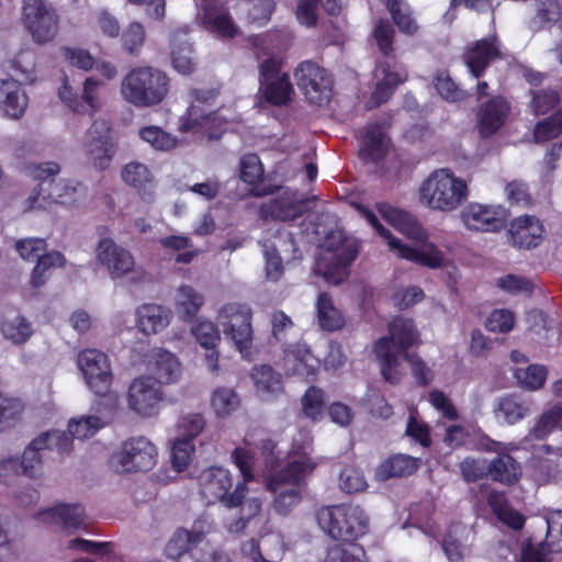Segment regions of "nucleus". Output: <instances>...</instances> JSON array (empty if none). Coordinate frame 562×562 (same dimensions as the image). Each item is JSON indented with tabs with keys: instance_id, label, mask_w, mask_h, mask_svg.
Masks as SVG:
<instances>
[{
	"instance_id": "nucleus-49",
	"label": "nucleus",
	"mask_w": 562,
	"mask_h": 562,
	"mask_svg": "<svg viewBox=\"0 0 562 562\" xmlns=\"http://www.w3.org/2000/svg\"><path fill=\"white\" fill-rule=\"evenodd\" d=\"M175 304L186 316L193 317L204 304V297L192 286L183 284L177 289Z\"/></svg>"
},
{
	"instance_id": "nucleus-53",
	"label": "nucleus",
	"mask_w": 562,
	"mask_h": 562,
	"mask_svg": "<svg viewBox=\"0 0 562 562\" xmlns=\"http://www.w3.org/2000/svg\"><path fill=\"white\" fill-rule=\"evenodd\" d=\"M386 7L394 23L402 32L408 34L416 32L417 24L411 15L408 4L404 0H387Z\"/></svg>"
},
{
	"instance_id": "nucleus-21",
	"label": "nucleus",
	"mask_w": 562,
	"mask_h": 562,
	"mask_svg": "<svg viewBox=\"0 0 562 562\" xmlns=\"http://www.w3.org/2000/svg\"><path fill=\"white\" fill-rule=\"evenodd\" d=\"M126 398L131 411L148 417L157 413L159 403L162 401V392L153 376L142 375L131 382Z\"/></svg>"
},
{
	"instance_id": "nucleus-62",
	"label": "nucleus",
	"mask_w": 562,
	"mask_h": 562,
	"mask_svg": "<svg viewBox=\"0 0 562 562\" xmlns=\"http://www.w3.org/2000/svg\"><path fill=\"white\" fill-rule=\"evenodd\" d=\"M302 408L306 417L317 419L323 414L324 396L322 390L310 387L302 397Z\"/></svg>"
},
{
	"instance_id": "nucleus-9",
	"label": "nucleus",
	"mask_w": 562,
	"mask_h": 562,
	"mask_svg": "<svg viewBox=\"0 0 562 562\" xmlns=\"http://www.w3.org/2000/svg\"><path fill=\"white\" fill-rule=\"evenodd\" d=\"M44 450H56L60 454H69L72 450V441L61 430L53 429L40 434L22 453L20 465L24 475L30 479L42 477Z\"/></svg>"
},
{
	"instance_id": "nucleus-64",
	"label": "nucleus",
	"mask_w": 562,
	"mask_h": 562,
	"mask_svg": "<svg viewBox=\"0 0 562 562\" xmlns=\"http://www.w3.org/2000/svg\"><path fill=\"white\" fill-rule=\"evenodd\" d=\"M435 88L447 101L457 102L467 97L465 92L458 88L448 74H438L435 78Z\"/></svg>"
},
{
	"instance_id": "nucleus-34",
	"label": "nucleus",
	"mask_w": 562,
	"mask_h": 562,
	"mask_svg": "<svg viewBox=\"0 0 562 562\" xmlns=\"http://www.w3.org/2000/svg\"><path fill=\"white\" fill-rule=\"evenodd\" d=\"M170 311L158 304H143L136 310V324L146 335L156 334L168 326Z\"/></svg>"
},
{
	"instance_id": "nucleus-42",
	"label": "nucleus",
	"mask_w": 562,
	"mask_h": 562,
	"mask_svg": "<svg viewBox=\"0 0 562 562\" xmlns=\"http://www.w3.org/2000/svg\"><path fill=\"white\" fill-rule=\"evenodd\" d=\"M121 176L127 186L135 188L143 194H150L154 187V176L146 165L131 161L124 166Z\"/></svg>"
},
{
	"instance_id": "nucleus-39",
	"label": "nucleus",
	"mask_w": 562,
	"mask_h": 562,
	"mask_svg": "<svg viewBox=\"0 0 562 562\" xmlns=\"http://www.w3.org/2000/svg\"><path fill=\"white\" fill-rule=\"evenodd\" d=\"M562 427V409L559 407H548L536 419L533 426L529 429L524 441L544 440L555 429Z\"/></svg>"
},
{
	"instance_id": "nucleus-27",
	"label": "nucleus",
	"mask_w": 562,
	"mask_h": 562,
	"mask_svg": "<svg viewBox=\"0 0 562 562\" xmlns=\"http://www.w3.org/2000/svg\"><path fill=\"white\" fill-rule=\"evenodd\" d=\"M508 233L514 246L530 249L541 241L543 227L537 217L524 215L512 221Z\"/></svg>"
},
{
	"instance_id": "nucleus-60",
	"label": "nucleus",
	"mask_w": 562,
	"mask_h": 562,
	"mask_svg": "<svg viewBox=\"0 0 562 562\" xmlns=\"http://www.w3.org/2000/svg\"><path fill=\"white\" fill-rule=\"evenodd\" d=\"M530 106L535 114H544L553 109L559 100V93L554 89H538L531 91Z\"/></svg>"
},
{
	"instance_id": "nucleus-4",
	"label": "nucleus",
	"mask_w": 562,
	"mask_h": 562,
	"mask_svg": "<svg viewBox=\"0 0 562 562\" xmlns=\"http://www.w3.org/2000/svg\"><path fill=\"white\" fill-rule=\"evenodd\" d=\"M232 458L239 469L244 482L236 484L233 493H228L233 486V480L227 469L222 467H210L201 471L199 484L201 493L209 502L220 501L226 507H237L246 494V483L252 480V454L243 448L234 450Z\"/></svg>"
},
{
	"instance_id": "nucleus-24",
	"label": "nucleus",
	"mask_w": 562,
	"mask_h": 562,
	"mask_svg": "<svg viewBox=\"0 0 562 562\" xmlns=\"http://www.w3.org/2000/svg\"><path fill=\"white\" fill-rule=\"evenodd\" d=\"M506 217L507 211L504 207L480 203H470L461 212L462 222L472 231H501Z\"/></svg>"
},
{
	"instance_id": "nucleus-5",
	"label": "nucleus",
	"mask_w": 562,
	"mask_h": 562,
	"mask_svg": "<svg viewBox=\"0 0 562 562\" xmlns=\"http://www.w3.org/2000/svg\"><path fill=\"white\" fill-rule=\"evenodd\" d=\"M419 202L427 209L442 213L458 210L469 196L468 183L451 170L432 171L419 187Z\"/></svg>"
},
{
	"instance_id": "nucleus-13",
	"label": "nucleus",
	"mask_w": 562,
	"mask_h": 562,
	"mask_svg": "<svg viewBox=\"0 0 562 562\" xmlns=\"http://www.w3.org/2000/svg\"><path fill=\"white\" fill-rule=\"evenodd\" d=\"M260 90L265 99L274 105L288 104L294 94L290 76L282 72V60L268 56L259 63Z\"/></svg>"
},
{
	"instance_id": "nucleus-7",
	"label": "nucleus",
	"mask_w": 562,
	"mask_h": 562,
	"mask_svg": "<svg viewBox=\"0 0 562 562\" xmlns=\"http://www.w3.org/2000/svg\"><path fill=\"white\" fill-rule=\"evenodd\" d=\"M315 465L310 457L302 456L267 479L266 487L274 494L273 508L279 515H289L300 504L302 501L301 484L304 477L312 473Z\"/></svg>"
},
{
	"instance_id": "nucleus-46",
	"label": "nucleus",
	"mask_w": 562,
	"mask_h": 562,
	"mask_svg": "<svg viewBox=\"0 0 562 562\" xmlns=\"http://www.w3.org/2000/svg\"><path fill=\"white\" fill-rule=\"evenodd\" d=\"M24 408L25 406L20 398L0 392V431L19 423Z\"/></svg>"
},
{
	"instance_id": "nucleus-47",
	"label": "nucleus",
	"mask_w": 562,
	"mask_h": 562,
	"mask_svg": "<svg viewBox=\"0 0 562 562\" xmlns=\"http://www.w3.org/2000/svg\"><path fill=\"white\" fill-rule=\"evenodd\" d=\"M138 135L156 150L168 151L178 146V138L176 136L156 125L142 127Z\"/></svg>"
},
{
	"instance_id": "nucleus-6",
	"label": "nucleus",
	"mask_w": 562,
	"mask_h": 562,
	"mask_svg": "<svg viewBox=\"0 0 562 562\" xmlns=\"http://www.w3.org/2000/svg\"><path fill=\"white\" fill-rule=\"evenodd\" d=\"M120 93L125 102L135 108L155 106L169 93V77L151 66L135 67L123 77Z\"/></svg>"
},
{
	"instance_id": "nucleus-17",
	"label": "nucleus",
	"mask_w": 562,
	"mask_h": 562,
	"mask_svg": "<svg viewBox=\"0 0 562 562\" xmlns=\"http://www.w3.org/2000/svg\"><path fill=\"white\" fill-rule=\"evenodd\" d=\"M82 149L94 168L103 170L109 167L115 153V144L108 121L103 119L93 121L85 134Z\"/></svg>"
},
{
	"instance_id": "nucleus-31",
	"label": "nucleus",
	"mask_w": 562,
	"mask_h": 562,
	"mask_svg": "<svg viewBox=\"0 0 562 562\" xmlns=\"http://www.w3.org/2000/svg\"><path fill=\"white\" fill-rule=\"evenodd\" d=\"M302 211L303 203L295 194L289 190H281L278 198L260 206V216L265 220L290 221L300 216Z\"/></svg>"
},
{
	"instance_id": "nucleus-51",
	"label": "nucleus",
	"mask_w": 562,
	"mask_h": 562,
	"mask_svg": "<svg viewBox=\"0 0 562 562\" xmlns=\"http://www.w3.org/2000/svg\"><path fill=\"white\" fill-rule=\"evenodd\" d=\"M68 549L87 552L98 559H123L121 555L114 552L112 542H93L90 540L77 538L68 542Z\"/></svg>"
},
{
	"instance_id": "nucleus-63",
	"label": "nucleus",
	"mask_w": 562,
	"mask_h": 562,
	"mask_svg": "<svg viewBox=\"0 0 562 562\" xmlns=\"http://www.w3.org/2000/svg\"><path fill=\"white\" fill-rule=\"evenodd\" d=\"M263 176V168L258 156L250 154L246 155L240 160V179L248 183L255 184L261 180Z\"/></svg>"
},
{
	"instance_id": "nucleus-56",
	"label": "nucleus",
	"mask_w": 562,
	"mask_h": 562,
	"mask_svg": "<svg viewBox=\"0 0 562 562\" xmlns=\"http://www.w3.org/2000/svg\"><path fill=\"white\" fill-rule=\"evenodd\" d=\"M459 469L465 482L488 477V460L485 458L467 457L459 463Z\"/></svg>"
},
{
	"instance_id": "nucleus-18",
	"label": "nucleus",
	"mask_w": 562,
	"mask_h": 562,
	"mask_svg": "<svg viewBox=\"0 0 562 562\" xmlns=\"http://www.w3.org/2000/svg\"><path fill=\"white\" fill-rule=\"evenodd\" d=\"M294 76L308 102L322 105L329 101L333 80L325 69L312 61H303L295 69Z\"/></svg>"
},
{
	"instance_id": "nucleus-48",
	"label": "nucleus",
	"mask_w": 562,
	"mask_h": 562,
	"mask_svg": "<svg viewBox=\"0 0 562 562\" xmlns=\"http://www.w3.org/2000/svg\"><path fill=\"white\" fill-rule=\"evenodd\" d=\"M547 375V368L542 364H530L527 368L517 369L514 373L517 384L528 391L542 389Z\"/></svg>"
},
{
	"instance_id": "nucleus-8",
	"label": "nucleus",
	"mask_w": 562,
	"mask_h": 562,
	"mask_svg": "<svg viewBox=\"0 0 562 562\" xmlns=\"http://www.w3.org/2000/svg\"><path fill=\"white\" fill-rule=\"evenodd\" d=\"M324 248L315 271L328 283L339 284L348 277V266L358 254V243L341 231H334L326 236Z\"/></svg>"
},
{
	"instance_id": "nucleus-33",
	"label": "nucleus",
	"mask_w": 562,
	"mask_h": 562,
	"mask_svg": "<svg viewBox=\"0 0 562 562\" xmlns=\"http://www.w3.org/2000/svg\"><path fill=\"white\" fill-rule=\"evenodd\" d=\"M27 97L16 80H0V110L11 119H19L25 112Z\"/></svg>"
},
{
	"instance_id": "nucleus-36",
	"label": "nucleus",
	"mask_w": 562,
	"mask_h": 562,
	"mask_svg": "<svg viewBox=\"0 0 562 562\" xmlns=\"http://www.w3.org/2000/svg\"><path fill=\"white\" fill-rule=\"evenodd\" d=\"M48 189L53 203L67 206L80 204L87 194L86 187L82 183L69 179L49 182Z\"/></svg>"
},
{
	"instance_id": "nucleus-26",
	"label": "nucleus",
	"mask_w": 562,
	"mask_h": 562,
	"mask_svg": "<svg viewBox=\"0 0 562 562\" xmlns=\"http://www.w3.org/2000/svg\"><path fill=\"white\" fill-rule=\"evenodd\" d=\"M36 518L46 524H55L67 532H72L83 525L85 510L79 504H60L38 512Z\"/></svg>"
},
{
	"instance_id": "nucleus-40",
	"label": "nucleus",
	"mask_w": 562,
	"mask_h": 562,
	"mask_svg": "<svg viewBox=\"0 0 562 562\" xmlns=\"http://www.w3.org/2000/svg\"><path fill=\"white\" fill-rule=\"evenodd\" d=\"M317 324L327 331L338 330L345 325L342 313L335 306L327 293H319L316 300Z\"/></svg>"
},
{
	"instance_id": "nucleus-3",
	"label": "nucleus",
	"mask_w": 562,
	"mask_h": 562,
	"mask_svg": "<svg viewBox=\"0 0 562 562\" xmlns=\"http://www.w3.org/2000/svg\"><path fill=\"white\" fill-rule=\"evenodd\" d=\"M389 334L390 336L380 338L374 345V353L384 380L391 384L400 381V357L403 356L411 364L418 383H428L426 364L416 355L407 352V349L417 344L419 338L414 322L397 317L389 324Z\"/></svg>"
},
{
	"instance_id": "nucleus-57",
	"label": "nucleus",
	"mask_w": 562,
	"mask_h": 562,
	"mask_svg": "<svg viewBox=\"0 0 562 562\" xmlns=\"http://www.w3.org/2000/svg\"><path fill=\"white\" fill-rule=\"evenodd\" d=\"M194 451L195 447L193 441L176 437L171 449L172 467L179 472L187 469L192 460Z\"/></svg>"
},
{
	"instance_id": "nucleus-50",
	"label": "nucleus",
	"mask_w": 562,
	"mask_h": 562,
	"mask_svg": "<svg viewBox=\"0 0 562 562\" xmlns=\"http://www.w3.org/2000/svg\"><path fill=\"white\" fill-rule=\"evenodd\" d=\"M506 423L514 425L521 420L530 412L529 406L515 395H506L499 398L497 409Z\"/></svg>"
},
{
	"instance_id": "nucleus-41",
	"label": "nucleus",
	"mask_w": 562,
	"mask_h": 562,
	"mask_svg": "<svg viewBox=\"0 0 562 562\" xmlns=\"http://www.w3.org/2000/svg\"><path fill=\"white\" fill-rule=\"evenodd\" d=\"M419 462V459L408 454H395L378 468L376 476L380 480H387L390 477L411 475L417 471Z\"/></svg>"
},
{
	"instance_id": "nucleus-32",
	"label": "nucleus",
	"mask_w": 562,
	"mask_h": 562,
	"mask_svg": "<svg viewBox=\"0 0 562 562\" xmlns=\"http://www.w3.org/2000/svg\"><path fill=\"white\" fill-rule=\"evenodd\" d=\"M509 112L508 103L502 98H494L483 103L479 111V130L481 135L496 133L505 123Z\"/></svg>"
},
{
	"instance_id": "nucleus-44",
	"label": "nucleus",
	"mask_w": 562,
	"mask_h": 562,
	"mask_svg": "<svg viewBox=\"0 0 562 562\" xmlns=\"http://www.w3.org/2000/svg\"><path fill=\"white\" fill-rule=\"evenodd\" d=\"M0 330L5 339L15 345L24 344L33 335L32 324L20 314L4 317L0 323Z\"/></svg>"
},
{
	"instance_id": "nucleus-43",
	"label": "nucleus",
	"mask_w": 562,
	"mask_h": 562,
	"mask_svg": "<svg viewBox=\"0 0 562 562\" xmlns=\"http://www.w3.org/2000/svg\"><path fill=\"white\" fill-rule=\"evenodd\" d=\"M387 139L379 124H369L364 128L361 155L371 160H379L385 154Z\"/></svg>"
},
{
	"instance_id": "nucleus-38",
	"label": "nucleus",
	"mask_w": 562,
	"mask_h": 562,
	"mask_svg": "<svg viewBox=\"0 0 562 562\" xmlns=\"http://www.w3.org/2000/svg\"><path fill=\"white\" fill-rule=\"evenodd\" d=\"M250 378L255 384L256 391L263 398L278 395L283 391L281 375L268 364L254 367L250 372Z\"/></svg>"
},
{
	"instance_id": "nucleus-59",
	"label": "nucleus",
	"mask_w": 562,
	"mask_h": 562,
	"mask_svg": "<svg viewBox=\"0 0 562 562\" xmlns=\"http://www.w3.org/2000/svg\"><path fill=\"white\" fill-rule=\"evenodd\" d=\"M562 133V110L550 117L540 121L533 131L536 142H546L559 136Z\"/></svg>"
},
{
	"instance_id": "nucleus-16",
	"label": "nucleus",
	"mask_w": 562,
	"mask_h": 562,
	"mask_svg": "<svg viewBox=\"0 0 562 562\" xmlns=\"http://www.w3.org/2000/svg\"><path fill=\"white\" fill-rule=\"evenodd\" d=\"M77 364L87 386L98 396H106L113 383L110 358L97 349H86L78 353Z\"/></svg>"
},
{
	"instance_id": "nucleus-14",
	"label": "nucleus",
	"mask_w": 562,
	"mask_h": 562,
	"mask_svg": "<svg viewBox=\"0 0 562 562\" xmlns=\"http://www.w3.org/2000/svg\"><path fill=\"white\" fill-rule=\"evenodd\" d=\"M157 449L145 437H135L124 441L111 458V467L116 472L148 471L155 463Z\"/></svg>"
},
{
	"instance_id": "nucleus-45",
	"label": "nucleus",
	"mask_w": 562,
	"mask_h": 562,
	"mask_svg": "<svg viewBox=\"0 0 562 562\" xmlns=\"http://www.w3.org/2000/svg\"><path fill=\"white\" fill-rule=\"evenodd\" d=\"M210 404L217 417H227L238 409L240 398L234 389L218 386L213 390Z\"/></svg>"
},
{
	"instance_id": "nucleus-37",
	"label": "nucleus",
	"mask_w": 562,
	"mask_h": 562,
	"mask_svg": "<svg viewBox=\"0 0 562 562\" xmlns=\"http://www.w3.org/2000/svg\"><path fill=\"white\" fill-rule=\"evenodd\" d=\"M151 371L154 380L160 384H169L178 380L181 373V364L175 355L167 350L154 351Z\"/></svg>"
},
{
	"instance_id": "nucleus-28",
	"label": "nucleus",
	"mask_w": 562,
	"mask_h": 562,
	"mask_svg": "<svg viewBox=\"0 0 562 562\" xmlns=\"http://www.w3.org/2000/svg\"><path fill=\"white\" fill-rule=\"evenodd\" d=\"M188 26H182L172 31L170 36L171 64L173 69L181 75H190L196 67L192 45L187 36Z\"/></svg>"
},
{
	"instance_id": "nucleus-55",
	"label": "nucleus",
	"mask_w": 562,
	"mask_h": 562,
	"mask_svg": "<svg viewBox=\"0 0 562 562\" xmlns=\"http://www.w3.org/2000/svg\"><path fill=\"white\" fill-rule=\"evenodd\" d=\"M10 69L20 83H32L36 79L35 58L32 53H21L10 61Z\"/></svg>"
},
{
	"instance_id": "nucleus-2",
	"label": "nucleus",
	"mask_w": 562,
	"mask_h": 562,
	"mask_svg": "<svg viewBox=\"0 0 562 562\" xmlns=\"http://www.w3.org/2000/svg\"><path fill=\"white\" fill-rule=\"evenodd\" d=\"M316 518L331 538L346 541L328 549L327 562H361L366 558L363 548L355 542L369 531V517L359 505L323 507L317 510Z\"/></svg>"
},
{
	"instance_id": "nucleus-23",
	"label": "nucleus",
	"mask_w": 562,
	"mask_h": 562,
	"mask_svg": "<svg viewBox=\"0 0 562 562\" xmlns=\"http://www.w3.org/2000/svg\"><path fill=\"white\" fill-rule=\"evenodd\" d=\"M102 82L94 77H88L82 83L81 93L78 94L69 86L67 79L58 90L59 99L75 113L92 115L101 108L98 93Z\"/></svg>"
},
{
	"instance_id": "nucleus-52",
	"label": "nucleus",
	"mask_w": 562,
	"mask_h": 562,
	"mask_svg": "<svg viewBox=\"0 0 562 562\" xmlns=\"http://www.w3.org/2000/svg\"><path fill=\"white\" fill-rule=\"evenodd\" d=\"M206 420L203 415L199 413L184 414L177 422V437L193 441L204 430Z\"/></svg>"
},
{
	"instance_id": "nucleus-11",
	"label": "nucleus",
	"mask_w": 562,
	"mask_h": 562,
	"mask_svg": "<svg viewBox=\"0 0 562 562\" xmlns=\"http://www.w3.org/2000/svg\"><path fill=\"white\" fill-rule=\"evenodd\" d=\"M22 22L35 44H47L59 31V16L45 0H24Z\"/></svg>"
},
{
	"instance_id": "nucleus-54",
	"label": "nucleus",
	"mask_w": 562,
	"mask_h": 562,
	"mask_svg": "<svg viewBox=\"0 0 562 562\" xmlns=\"http://www.w3.org/2000/svg\"><path fill=\"white\" fill-rule=\"evenodd\" d=\"M191 334L200 346L205 349L215 348L221 340V335L216 325L207 319H198L191 326Z\"/></svg>"
},
{
	"instance_id": "nucleus-35",
	"label": "nucleus",
	"mask_w": 562,
	"mask_h": 562,
	"mask_svg": "<svg viewBox=\"0 0 562 562\" xmlns=\"http://www.w3.org/2000/svg\"><path fill=\"white\" fill-rule=\"evenodd\" d=\"M512 450H505L495 458L488 460V477L495 482L513 485L521 476L520 464L509 454Z\"/></svg>"
},
{
	"instance_id": "nucleus-15",
	"label": "nucleus",
	"mask_w": 562,
	"mask_h": 562,
	"mask_svg": "<svg viewBox=\"0 0 562 562\" xmlns=\"http://www.w3.org/2000/svg\"><path fill=\"white\" fill-rule=\"evenodd\" d=\"M213 530V520L205 516L194 520L190 529H177L165 547L166 557L171 560L186 557L196 561L204 559L198 555L196 549Z\"/></svg>"
},
{
	"instance_id": "nucleus-29",
	"label": "nucleus",
	"mask_w": 562,
	"mask_h": 562,
	"mask_svg": "<svg viewBox=\"0 0 562 562\" xmlns=\"http://www.w3.org/2000/svg\"><path fill=\"white\" fill-rule=\"evenodd\" d=\"M378 80L375 89L367 102L366 108L371 110L387 101L396 86L406 79L405 72H400L389 63H381L375 69Z\"/></svg>"
},
{
	"instance_id": "nucleus-10",
	"label": "nucleus",
	"mask_w": 562,
	"mask_h": 562,
	"mask_svg": "<svg viewBox=\"0 0 562 562\" xmlns=\"http://www.w3.org/2000/svg\"><path fill=\"white\" fill-rule=\"evenodd\" d=\"M95 259L113 280L128 277L131 282L140 283L147 279V273L136 266L133 255L111 238H103L99 241Z\"/></svg>"
},
{
	"instance_id": "nucleus-12",
	"label": "nucleus",
	"mask_w": 562,
	"mask_h": 562,
	"mask_svg": "<svg viewBox=\"0 0 562 562\" xmlns=\"http://www.w3.org/2000/svg\"><path fill=\"white\" fill-rule=\"evenodd\" d=\"M217 323L226 337L240 351H247L252 342V310L239 302L224 304L217 313Z\"/></svg>"
},
{
	"instance_id": "nucleus-25",
	"label": "nucleus",
	"mask_w": 562,
	"mask_h": 562,
	"mask_svg": "<svg viewBox=\"0 0 562 562\" xmlns=\"http://www.w3.org/2000/svg\"><path fill=\"white\" fill-rule=\"evenodd\" d=\"M319 364V359L311 352L306 344L296 342L284 349L283 367L293 375L304 379L314 376Z\"/></svg>"
},
{
	"instance_id": "nucleus-19",
	"label": "nucleus",
	"mask_w": 562,
	"mask_h": 562,
	"mask_svg": "<svg viewBox=\"0 0 562 562\" xmlns=\"http://www.w3.org/2000/svg\"><path fill=\"white\" fill-rule=\"evenodd\" d=\"M547 535L544 541L526 540L521 543L520 562H544L549 553L562 552V510H550L546 515Z\"/></svg>"
},
{
	"instance_id": "nucleus-20",
	"label": "nucleus",
	"mask_w": 562,
	"mask_h": 562,
	"mask_svg": "<svg viewBox=\"0 0 562 562\" xmlns=\"http://www.w3.org/2000/svg\"><path fill=\"white\" fill-rule=\"evenodd\" d=\"M116 408V401L108 396L105 401L98 402L91 409L90 414L71 418L68 422V434L72 439H88L93 437L98 431L106 427L113 420Z\"/></svg>"
},
{
	"instance_id": "nucleus-1",
	"label": "nucleus",
	"mask_w": 562,
	"mask_h": 562,
	"mask_svg": "<svg viewBox=\"0 0 562 562\" xmlns=\"http://www.w3.org/2000/svg\"><path fill=\"white\" fill-rule=\"evenodd\" d=\"M376 207L380 215L386 222L416 243L414 247L403 244L401 239L392 236V234L379 223L373 212L366 207H360L359 210L363 217L387 240L390 250L398 258L430 269H437L445 265L446 258L443 254L435 244L427 240L426 231L412 214L387 203H380Z\"/></svg>"
},
{
	"instance_id": "nucleus-61",
	"label": "nucleus",
	"mask_w": 562,
	"mask_h": 562,
	"mask_svg": "<svg viewBox=\"0 0 562 562\" xmlns=\"http://www.w3.org/2000/svg\"><path fill=\"white\" fill-rule=\"evenodd\" d=\"M339 486L348 494L359 493L366 490L367 481L360 470L349 467L340 472Z\"/></svg>"
},
{
	"instance_id": "nucleus-30",
	"label": "nucleus",
	"mask_w": 562,
	"mask_h": 562,
	"mask_svg": "<svg viewBox=\"0 0 562 562\" xmlns=\"http://www.w3.org/2000/svg\"><path fill=\"white\" fill-rule=\"evenodd\" d=\"M499 57V46L492 36L477 41L464 53V61L474 78H480L491 61Z\"/></svg>"
},
{
	"instance_id": "nucleus-58",
	"label": "nucleus",
	"mask_w": 562,
	"mask_h": 562,
	"mask_svg": "<svg viewBox=\"0 0 562 562\" xmlns=\"http://www.w3.org/2000/svg\"><path fill=\"white\" fill-rule=\"evenodd\" d=\"M266 259V276L271 281H278L283 273L282 259L277 251L276 241H260Z\"/></svg>"
},
{
	"instance_id": "nucleus-22",
	"label": "nucleus",
	"mask_w": 562,
	"mask_h": 562,
	"mask_svg": "<svg viewBox=\"0 0 562 562\" xmlns=\"http://www.w3.org/2000/svg\"><path fill=\"white\" fill-rule=\"evenodd\" d=\"M213 89H195L191 91V103L187 113L180 119L181 132L207 128L215 123V114L206 108L211 106L216 98Z\"/></svg>"
}]
</instances>
